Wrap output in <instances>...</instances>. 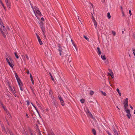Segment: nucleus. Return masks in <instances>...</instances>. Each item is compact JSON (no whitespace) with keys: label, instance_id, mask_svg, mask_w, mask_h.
I'll list each match as a JSON object with an SVG mask.
<instances>
[{"label":"nucleus","instance_id":"nucleus-1","mask_svg":"<svg viewBox=\"0 0 135 135\" xmlns=\"http://www.w3.org/2000/svg\"><path fill=\"white\" fill-rule=\"evenodd\" d=\"M32 7L35 16L38 19V17L40 16L41 15V14L38 8L35 6Z\"/></svg>","mask_w":135,"mask_h":135},{"label":"nucleus","instance_id":"nucleus-2","mask_svg":"<svg viewBox=\"0 0 135 135\" xmlns=\"http://www.w3.org/2000/svg\"><path fill=\"white\" fill-rule=\"evenodd\" d=\"M0 24L1 26V27H0V31L3 35V37L5 38L6 37V34H7V32L5 30V27L2 23L0 22Z\"/></svg>","mask_w":135,"mask_h":135},{"label":"nucleus","instance_id":"nucleus-3","mask_svg":"<svg viewBox=\"0 0 135 135\" xmlns=\"http://www.w3.org/2000/svg\"><path fill=\"white\" fill-rule=\"evenodd\" d=\"M66 59H68V65H69L71 67H72V65H73V62L71 61V57L70 55L68 56L66 55Z\"/></svg>","mask_w":135,"mask_h":135},{"label":"nucleus","instance_id":"nucleus-4","mask_svg":"<svg viewBox=\"0 0 135 135\" xmlns=\"http://www.w3.org/2000/svg\"><path fill=\"white\" fill-rule=\"evenodd\" d=\"M5 1L8 8L10 9L11 7L10 0H5Z\"/></svg>","mask_w":135,"mask_h":135},{"label":"nucleus","instance_id":"nucleus-5","mask_svg":"<svg viewBox=\"0 0 135 135\" xmlns=\"http://www.w3.org/2000/svg\"><path fill=\"white\" fill-rule=\"evenodd\" d=\"M59 52V54L60 55H64V54H66V52L65 50H63L62 48H60L58 49Z\"/></svg>","mask_w":135,"mask_h":135},{"label":"nucleus","instance_id":"nucleus-6","mask_svg":"<svg viewBox=\"0 0 135 135\" xmlns=\"http://www.w3.org/2000/svg\"><path fill=\"white\" fill-rule=\"evenodd\" d=\"M6 60L10 66L12 68H13V65L12 63V60L9 58L10 60L7 58L6 59Z\"/></svg>","mask_w":135,"mask_h":135},{"label":"nucleus","instance_id":"nucleus-7","mask_svg":"<svg viewBox=\"0 0 135 135\" xmlns=\"http://www.w3.org/2000/svg\"><path fill=\"white\" fill-rule=\"evenodd\" d=\"M128 99L127 98L124 101V109H127V107L128 106Z\"/></svg>","mask_w":135,"mask_h":135},{"label":"nucleus","instance_id":"nucleus-8","mask_svg":"<svg viewBox=\"0 0 135 135\" xmlns=\"http://www.w3.org/2000/svg\"><path fill=\"white\" fill-rule=\"evenodd\" d=\"M126 112L127 113V116L128 118L130 119V117L131 116V115L130 113V110L128 109H124Z\"/></svg>","mask_w":135,"mask_h":135},{"label":"nucleus","instance_id":"nucleus-9","mask_svg":"<svg viewBox=\"0 0 135 135\" xmlns=\"http://www.w3.org/2000/svg\"><path fill=\"white\" fill-rule=\"evenodd\" d=\"M97 52L98 54L99 55H100L101 54V52L100 50V49L99 47H98L97 48Z\"/></svg>","mask_w":135,"mask_h":135},{"label":"nucleus","instance_id":"nucleus-10","mask_svg":"<svg viewBox=\"0 0 135 135\" xmlns=\"http://www.w3.org/2000/svg\"><path fill=\"white\" fill-rule=\"evenodd\" d=\"M10 90L11 91L12 93H13V94L15 96V97H16V95L15 93L14 92V90L12 88L10 87Z\"/></svg>","mask_w":135,"mask_h":135},{"label":"nucleus","instance_id":"nucleus-11","mask_svg":"<svg viewBox=\"0 0 135 135\" xmlns=\"http://www.w3.org/2000/svg\"><path fill=\"white\" fill-rule=\"evenodd\" d=\"M17 81L18 82V84L19 85H22V83L21 82V81L20 80V78H18V79H17Z\"/></svg>","mask_w":135,"mask_h":135},{"label":"nucleus","instance_id":"nucleus-12","mask_svg":"<svg viewBox=\"0 0 135 135\" xmlns=\"http://www.w3.org/2000/svg\"><path fill=\"white\" fill-rule=\"evenodd\" d=\"M41 30L43 33V35L45 37H46V36L45 35V29L44 28H42Z\"/></svg>","mask_w":135,"mask_h":135},{"label":"nucleus","instance_id":"nucleus-13","mask_svg":"<svg viewBox=\"0 0 135 135\" xmlns=\"http://www.w3.org/2000/svg\"><path fill=\"white\" fill-rule=\"evenodd\" d=\"M113 131L114 133V135H119L118 134L117 131L115 129H114Z\"/></svg>","mask_w":135,"mask_h":135},{"label":"nucleus","instance_id":"nucleus-14","mask_svg":"<svg viewBox=\"0 0 135 135\" xmlns=\"http://www.w3.org/2000/svg\"><path fill=\"white\" fill-rule=\"evenodd\" d=\"M92 132L93 133L94 135H96V132L95 130L94 129H92Z\"/></svg>","mask_w":135,"mask_h":135},{"label":"nucleus","instance_id":"nucleus-15","mask_svg":"<svg viewBox=\"0 0 135 135\" xmlns=\"http://www.w3.org/2000/svg\"><path fill=\"white\" fill-rule=\"evenodd\" d=\"M0 4H1L3 8H4V9H5L6 8V7L4 6L3 4V3L2 1L1 0H0Z\"/></svg>","mask_w":135,"mask_h":135},{"label":"nucleus","instance_id":"nucleus-16","mask_svg":"<svg viewBox=\"0 0 135 135\" xmlns=\"http://www.w3.org/2000/svg\"><path fill=\"white\" fill-rule=\"evenodd\" d=\"M58 97L59 99V100H60V102L61 101H62V100H63V99L61 97V96L60 95H58Z\"/></svg>","mask_w":135,"mask_h":135},{"label":"nucleus","instance_id":"nucleus-17","mask_svg":"<svg viewBox=\"0 0 135 135\" xmlns=\"http://www.w3.org/2000/svg\"><path fill=\"white\" fill-rule=\"evenodd\" d=\"M116 90L118 93L119 95L120 96H121V94L120 92V91H119V89H118L117 88V89Z\"/></svg>","mask_w":135,"mask_h":135},{"label":"nucleus","instance_id":"nucleus-18","mask_svg":"<svg viewBox=\"0 0 135 135\" xmlns=\"http://www.w3.org/2000/svg\"><path fill=\"white\" fill-rule=\"evenodd\" d=\"M101 57L102 59L104 60H105L106 59V57L105 56V55L102 56V55L101 56Z\"/></svg>","mask_w":135,"mask_h":135},{"label":"nucleus","instance_id":"nucleus-19","mask_svg":"<svg viewBox=\"0 0 135 135\" xmlns=\"http://www.w3.org/2000/svg\"><path fill=\"white\" fill-rule=\"evenodd\" d=\"M83 37L85 38L86 40H87L88 41H89V39L85 35H84L83 36Z\"/></svg>","mask_w":135,"mask_h":135},{"label":"nucleus","instance_id":"nucleus-20","mask_svg":"<svg viewBox=\"0 0 135 135\" xmlns=\"http://www.w3.org/2000/svg\"><path fill=\"white\" fill-rule=\"evenodd\" d=\"M15 56L17 59L19 58V56H18L17 54V52H15Z\"/></svg>","mask_w":135,"mask_h":135},{"label":"nucleus","instance_id":"nucleus-21","mask_svg":"<svg viewBox=\"0 0 135 135\" xmlns=\"http://www.w3.org/2000/svg\"><path fill=\"white\" fill-rule=\"evenodd\" d=\"M107 17H108L109 19H110L111 17V16L110 15V13L109 12L108 13H107Z\"/></svg>","mask_w":135,"mask_h":135},{"label":"nucleus","instance_id":"nucleus-22","mask_svg":"<svg viewBox=\"0 0 135 135\" xmlns=\"http://www.w3.org/2000/svg\"><path fill=\"white\" fill-rule=\"evenodd\" d=\"M61 104L62 105L64 106V102L63 100L60 102Z\"/></svg>","mask_w":135,"mask_h":135},{"label":"nucleus","instance_id":"nucleus-23","mask_svg":"<svg viewBox=\"0 0 135 135\" xmlns=\"http://www.w3.org/2000/svg\"><path fill=\"white\" fill-rule=\"evenodd\" d=\"M36 103L38 107L40 108H41V107L39 103L37 102H36Z\"/></svg>","mask_w":135,"mask_h":135},{"label":"nucleus","instance_id":"nucleus-24","mask_svg":"<svg viewBox=\"0 0 135 135\" xmlns=\"http://www.w3.org/2000/svg\"><path fill=\"white\" fill-rule=\"evenodd\" d=\"M132 50L133 53V54L134 55V56L135 57V49L134 48H133L132 49Z\"/></svg>","mask_w":135,"mask_h":135},{"label":"nucleus","instance_id":"nucleus-25","mask_svg":"<svg viewBox=\"0 0 135 135\" xmlns=\"http://www.w3.org/2000/svg\"><path fill=\"white\" fill-rule=\"evenodd\" d=\"M54 104V105L56 107L57 106V103L56 102V101H55V102H53Z\"/></svg>","mask_w":135,"mask_h":135},{"label":"nucleus","instance_id":"nucleus-26","mask_svg":"<svg viewBox=\"0 0 135 135\" xmlns=\"http://www.w3.org/2000/svg\"><path fill=\"white\" fill-rule=\"evenodd\" d=\"M15 77H16V79H17L18 78H19L18 77V75H17V74L16 72L15 73Z\"/></svg>","mask_w":135,"mask_h":135},{"label":"nucleus","instance_id":"nucleus-27","mask_svg":"<svg viewBox=\"0 0 135 135\" xmlns=\"http://www.w3.org/2000/svg\"><path fill=\"white\" fill-rule=\"evenodd\" d=\"M93 23L95 25V28H96L97 27V23L96 21L95 22H93Z\"/></svg>","mask_w":135,"mask_h":135},{"label":"nucleus","instance_id":"nucleus-28","mask_svg":"<svg viewBox=\"0 0 135 135\" xmlns=\"http://www.w3.org/2000/svg\"><path fill=\"white\" fill-rule=\"evenodd\" d=\"M84 100L83 99H82L80 100V102L82 103H84Z\"/></svg>","mask_w":135,"mask_h":135},{"label":"nucleus","instance_id":"nucleus-29","mask_svg":"<svg viewBox=\"0 0 135 135\" xmlns=\"http://www.w3.org/2000/svg\"><path fill=\"white\" fill-rule=\"evenodd\" d=\"M19 86L20 88V89L21 91H23V89L21 86L22 85H19Z\"/></svg>","mask_w":135,"mask_h":135},{"label":"nucleus","instance_id":"nucleus-30","mask_svg":"<svg viewBox=\"0 0 135 135\" xmlns=\"http://www.w3.org/2000/svg\"><path fill=\"white\" fill-rule=\"evenodd\" d=\"M94 93L93 91H90V94L91 95H93L94 94Z\"/></svg>","mask_w":135,"mask_h":135},{"label":"nucleus","instance_id":"nucleus-31","mask_svg":"<svg viewBox=\"0 0 135 135\" xmlns=\"http://www.w3.org/2000/svg\"><path fill=\"white\" fill-rule=\"evenodd\" d=\"M101 92L102 93V94H103L104 96H106V94L105 92H103L102 91H101Z\"/></svg>","mask_w":135,"mask_h":135},{"label":"nucleus","instance_id":"nucleus-32","mask_svg":"<svg viewBox=\"0 0 135 135\" xmlns=\"http://www.w3.org/2000/svg\"><path fill=\"white\" fill-rule=\"evenodd\" d=\"M38 41L39 42V44L40 45H42V42L41 41V40L40 41Z\"/></svg>","mask_w":135,"mask_h":135},{"label":"nucleus","instance_id":"nucleus-33","mask_svg":"<svg viewBox=\"0 0 135 135\" xmlns=\"http://www.w3.org/2000/svg\"><path fill=\"white\" fill-rule=\"evenodd\" d=\"M92 19L93 21V22H96V21L95 20V18H92Z\"/></svg>","mask_w":135,"mask_h":135},{"label":"nucleus","instance_id":"nucleus-34","mask_svg":"<svg viewBox=\"0 0 135 135\" xmlns=\"http://www.w3.org/2000/svg\"><path fill=\"white\" fill-rule=\"evenodd\" d=\"M26 102H27V105H29V104H30V102H29V101H28V100L26 101Z\"/></svg>","mask_w":135,"mask_h":135},{"label":"nucleus","instance_id":"nucleus-35","mask_svg":"<svg viewBox=\"0 0 135 135\" xmlns=\"http://www.w3.org/2000/svg\"><path fill=\"white\" fill-rule=\"evenodd\" d=\"M51 79L53 81H54V78L52 76H51Z\"/></svg>","mask_w":135,"mask_h":135},{"label":"nucleus","instance_id":"nucleus-36","mask_svg":"<svg viewBox=\"0 0 135 135\" xmlns=\"http://www.w3.org/2000/svg\"><path fill=\"white\" fill-rule=\"evenodd\" d=\"M34 108L35 109H36V111H37V112L38 113H39V112H38V110L37 109V108H36V107H34Z\"/></svg>","mask_w":135,"mask_h":135},{"label":"nucleus","instance_id":"nucleus-37","mask_svg":"<svg viewBox=\"0 0 135 135\" xmlns=\"http://www.w3.org/2000/svg\"><path fill=\"white\" fill-rule=\"evenodd\" d=\"M88 114H89V115L90 116V117H91L92 116V114H91L89 112V111H88Z\"/></svg>","mask_w":135,"mask_h":135},{"label":"nucleus","instance_id":"nucleus-38","mask_svg":"<svg viewBox=\"0 0 135 135\" xmlns=\"http://www.w3.org/2000/svg\"><path fill=\"white\" fill-rule=\"evenodd\" d=\"M30 134H31V135H35V134L34 133H33L32 132H31Z\"/></svg>","mask_w":135,"mask_h":135},{"label":"nucleus","instance_id":"nucleus-39","mask_svg":"<svg viewBox=\"0 0 135 135\" xmlns=\"http://www.w3.org/2000/svg\"><path fill=\"white\" fill-rule=\"evenodd\" d=\"M112 34L114 35H115L116 34V33L115 32H114V31H112Z\"/></svg>","mask_w":135,"mask_h":135},{"label":"nucleus","instance_id":"nucleus-40","mask_svg":"<svg viewBox=\"0 0 135 135\" xmlns=\"http://www.w3.org/2000/svg\"><path fill=\"white\" fill-rule=\"evenodd\" d=\"M129 14L131 16V15H132V13H131V10H129Z\"/></svg>","mask_w":135,"mask_h":135},{"label":"nucleus","instance_id":"nucleus-41","mask_svg":"<svg viewBox=\"0 0 135 135\" xmlns=\"http://www.w3.org/2000/svg\"><path fill=\"white\" fill-rule=\"evenodd\" d=\"M30 77L31 78V80H32L33 79V78L32 77V76L31 74H30Z\"/></svg>","mask_w":135,"mask_h":135},{"label":"nucleus","instance_id":"nucleus-42","mask_svg":"<svg viewBox=\"0 0 135 135\" xmlns=\"http://www.w3.org/2000/svg\"><path fill=\"white\" fill-rule=\"evenodd\" d=\"M31 80V81H32V84H34V81H33V79H32V80Z\"/></svg>","mask_w":135,"mask_h":135},{"label":"nucleus","instance_id":"nucleus-43","mask_svg":"<svg viewBox=\"0 0 135 135\" xmlns=\"http://www.w3.org/2000/svg\"><path fill=\"white\" fill-rule=\"evenodd\" d=\"M9 131L11 135H13V133L11 132H10V131Z\"/></svg>","mask_w":135,"mask_h":135},{"label":"nucleus","instance_id":"nucleus-44","mask_svg":"<svg viewBox=\"0 0 135 135\" xmlns=\"http://www.w3.org/2000/svg\"><path fill=\"white\" fill-rule=\"evenodd\" d=\"M52 100L53 102H55V101H56V100L54 98H52Z\"/></svg>","mask_w":135,"mask_h":135},{"label":"nucleus","instance_id":"nucleus-45","mask_svg":"<svg viewBox=\"0 0 135 135\" xmlns=\"http://www.w3.org/2000/svg\"><path fill=\"white\" fill-rule=\"evenodd\" d=\"M107 133L108 134V135H111V134L109 132H107Z\"/></svg>","mask_w":135,"mask_h":135},{"label":"nucleus","instance_id":"nucleus-46","mask_svg":"<svg viewBox=\"0 0 135 135\" xmlns=\"http://www.w3.org/2000/svg\"><path fill=\"white\" fill-rule=\"evenodd\" d=\"M26 58L27 59V60H28L29 59V58H28V56L27 55H26Z\"/></svg>","mask_w":135,"mask_h":135},{"label":"nucleus","instance_id":"nucleus-47","mask_svg":"<svg viewBox=\"0 0 135 135\" xmlns=\"http://www.w3.org/2000/svg\"><path fill=\"white\" fill-rule=\"evenodd\" d=\"M36 35L37 38L40 37L37 34H36Z\"/></svg>","mask_w":135,"mask_h":135},{"label":"nucleus","instance_id":"nucleus-48","mask_svg":"<svg viewBox=\"0 0 135 135\" xmlns=\"http://www.w3.org/2000/svg\"><path fill=\"white\" fill-rule=\"evenodd\" d=\"M78 20L80 21V19L81 18L80 17H79L78 16Z\"/></svg>","mask_w":135,"mask_h":135},{"label":"nucleus","instance_id":"nucleus-49","mask_svg":"<svg viewBox=\"0 0 135 135\" xmlns=\"http://www.w3.org/2000/svg\"><path fill=\"white\" fill-rule=\"evenodd\" d=\"M110 76H111L113 78H114V76H113V74L111 75Z\"/></svg>","mask_w":135,"mask_h":135},{"label":"nucleus","instance_id":"nucleus-50","mask_svg":"<svg viewBox=\"0 0 135 135\" xmlns=\"http://www.w3.org/2000/svg\"><path fill=\"white\" fill-rule=\"evenodd\" d=\"M37 39L38 41H40V40H41V39L40 37L38 38H37Z\"/></svg>","mask_w":135,"mask_h":135},{"label":"nucleus","instance_id":"nucleus-51","mask_svg":"<svg viewBox=\"0 0 135 135\" xmlns=\"http://www.w3.org/2000/svg\"><path fill=\"white\" fill-rule=\"evenodd\" d=\"M41 20H43V21H44V18L43 17H42L41 18Z\"/></svg>","mask_w":135,"mask_h":135},{"label":"nucleus","instance_id":"nucleus-52","mask_svg":"<svg viewBox=\"0 0 135 135\" xmlns=\"http://www.w3.org/2000/svg\"><path fill=\"white\" fill-rule=\"evenodd\" d=\"M38 130H39V135H41V133L40 132V130H39V129H38Z\"/></svg>","mask_w":135,"mask_h":135},{"label":"nucleus","instance_id":"nucleus-53","mask_svg":"<svg viewBox=\"0 0 135 135\" xmlns=\"http://www.w3.org/2000/svg\"><path fill=\"white\" fill-rule=\"evenodd\" d=\"M109 71L110 72V73H113L112 71V70H111L109 69Z\"/></svg>","mask_w":135,"mask_h":135},{"label":"nucleus","instance_id":"nucleus-54","mask_svg":"<svg viewBox=\"0 0 135 135\" xmlns=\"http://www.w3.org/2000/svg\"><path fill=\"white\" fill-rule=\"evenodd\" d=\"M49 74H50V77H51V76H52V74H51V73H49Z\"/></svg>","mask_w":135,"mask_h":135},{"label":"nucleus","instance_id":"nucleus-55","mask_svg":"<svg viewBox=\"0 0 135 135\" xmlns=\"http://www.w3.org/2000/svg\"><path fill=\"white\" fill-rule=\"evenodd\" d=\"M26 116H27V118H28L29 117L28 116V115L26 113Z\"/></svg>","mask_w":135,"mask_h":135},{"label":"nucleus","instance_id":"nucleus-56","mask_svg":"<svg viewBox=\"0 0 135 135\" xmlns=\"http://www.w3.org/2000/svg\"><path fill=\"white\" fill-rule=\"evenodd\" d=\"M31 104L33 107L34 108V107H35V106L32 103H31Z\"/></svg>","mask_w":135,"mask_h":135},{"label":"nucleus","instance_id":"nucleus-57","mask_svg":"<svg viewBox=\"0 0 135 135\" xmlns=\"http://www.w3.org/2000/svg\"><path fill=\"white\" fill-rule=\"evenodd\" d=\"M27 73L28 74H29V71L28 70H27Z\"/></svg>","mask_w":135,"mask_h":135},{"label":"nucleus","instance_id":"nucleus-58","mask_svg":"<svg viewBox=\"0 0 135 135\" xmlns=\"http://www.w3.org/2000/svg\"><path fill=\"white\" fill-rule=\"evenodd\" d=\"M130 108L132 109H133V107H132L131 106H130Z\"/></svg>","mask_w":135,"mask_h":135},{"label":"nucleus","instance_id":"nucleus-59","mask_svg":"<svg viewBox=\"0 0 135 135\" xmlns=\"http://www.w3.org/2000/svg\"><path fill=\"white\" fill-rule=\"evenodd\" d=\"M108 75H109L110 76H111V75H112L111 74L109 73H108Z\"/></svg>","mask_w":135,"mask_h":135},{"label":"nucleus","instance_id":"nucleus-60","mask_svg":"<svg viewBox=\"0 0 135 135\" xmlns=\"http://www.w3.org/2000/svg\"><path fill=\"white\" fill-rule=\"evenodd\" d=\"M3 109H4V110H6V109H5V108L4 107V106H3Z\"/></svg>","mask_w":135,"mask_h":135},{"label":"nucleus","instance_id":"nucleus-61","mask_svg":"<svg viewBox=\"0 0 135 135\" xmlns=\"http://www.w3.org/2000/svg\"><path fill=\"white\" fill-rule=\"evenodd\" d=\"M122 13L123 16H124V13L123 12H122Z\"/></svg>","mask_w":135,"mask_h":135},{"label":"nucleus","instance_id":"nucleus-62","mask_svg":"<svg viewBox=\"0 0 135 135\" xmlns=\"http://www.w3.org/2000/svg\"><path fill=\"white\" fill-rule=\"evenodd\" d=\"M124 31H122V33L123 34V33H124Z\"/></svg>","mask_w":135,"mask_h":135},{"label":"nucleus","instance_id":"nucleus-63","mask_svg":"<svg viewBox=\"0 0 135 135\" xmlns=\"http://www.w3.org/2000/svg\"><path fill=\"white\" fill-rule=\"evenodd\" d=\"M41 29H42V28H44L43 26H41Z\"/></svg>","mask_w":135,"mask_h":135},{"label":"nucleus","instance_id":"nucleus-64","mask_svg":"<svg viewBox=\"0 0 135 135\" xmlns=\"http://www.w3.org/2000/svg\"><path fill=\"white\" fill-rule=\"evenodd\" d=\"M92 14V18H94V17L93 16V15Z\"/></svg>","mask_w":135,"mask_h":135}]
</instances>
